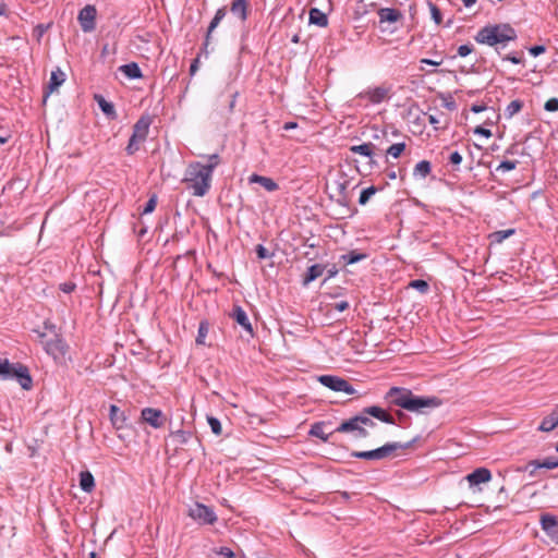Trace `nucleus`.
<instances>
[{"mask_svg": "<svg viewBox=\"0 0 558 558\" xmlns=\"http://www.w3.org/2000/svg\"><path fill=\"white\" fill-rule=\"evenodd\" d=\"M385 400L389 405L417 414H426L429 410L442 404V401L436 396H417L408 388L397 386L386 392Z\"/></svg>", "mask_w": 558, "mask_h": 558, "instance_id": "1", "label": "nucleus"}, {"mask_svg": "<svg viewBox=\"0 0 558 558\" xmlns=\"http://www.w3.org/2000/svg\"><path fill=\"white\" fill-rule=\"evenodd\" d=\"M518 38L517 31L508 23L486 25L475 35L476 43L495 47L496 52L501 56L500 49L508 41H514Z\"/></svg>", "mask_w": 558, "mask_h": 558, "instance_id": "2", "label": "nucleus"}, {"mask_svg": "<svg viewBox=\"0 0 558 558\" xmlns=\"http://www.w3.org/2000/svg\"><path fill=\"white\" fill-rule=\"evenodd\" d=\"M213 174L199 161L190 162L185 169L183 183L197 197L205 196L211 187Z\"/></svg>", "mask_w": 558, "mask_h": 558, "instance_id": "3", "label": "nucleus"}, {"mask_svg": "<svg viewBox=\"0 0 558 558\" xmlns=\"http://www.w3.org/2000/svg\"><path fill=\"white\" fill-rule=\"evenodd\" d=\"M421 439V436H416L410 441L407 442H387L381 447H378L376 449L366 450V451H352L350 453L351 457L362 460H368V461H379L387 459L391 457L395 451L402 449H409L411 448L416 441Z\"/></svg>", "mask_w": 558, "mask_h": 558, "instance_id": "4", "label": "nucleus"}, {"mask_svg": "<svg viewBox=\"0 0 558 558\" xmlns=\"http://www.w3.org/2000/svg\"><path fill=\"white\" fill-rule=\"evenodd\" d=\"M0 378L3 380L15 379L24 390L33 387V378L29 369L22 363H11L8 359H0Z\"/></svg>", "mask_w": 558, "mask_h": 558, "instance_id": "5", "label": "nucleus"}, {"mask_svg": "<svg viewBox=\"0 0 558 558\" xmlns=\"http://www.w3.org/2000/svg\"><path fill=\"white\" fill-rule=\"evenodd\" d=\"M189 515L201 525H213L218 517L214 509L201 502H195L189 510Z\"/></svg>", "mask_w": 558, "mask_h": 558, "instance_id": "6", "label": "nucleus"}, {"mask_svg": "<svg viewBox=\"0 0 558 558\" xmlns=\"http://www.w3.org/2000/svg\"><path fill=\"white\" fill-rule=\"evenodd\" d=\"M318 381L329 388L332 391L345 392L348 395L355 393L354 387L345 379L335 375H322L318 377Z\"/></svg>", "mask_w": 558, "mask_h": 558, "instance_id": "7", "label": "nucleus"}, {"mask_svg": "<svg viewBox=\"0 0 558 558\" xmlns=\"http://www.w3.org/2000/svg\"><path fill=\"white\" fill-rule=\"evenodd\" d=\"M333 433H352L355 439H363L369 436V432L363 427L354 416L342 421L340 425L333 430Z\"/></svg>", "mask_w": 558, "mask_h": 558, "instance_id": "8", "label": "nucleus"}, {"mask_svg": "<svg viewBox=\"0 0 558 558\" xmlns=\"http://www.w3.org/2000/svg\"><path fill=\"white\" fill-rule=\"evenodd\" d=\"M96 15L97 10L94 5L87 4L80 12L77 20L80 22L81 28L85 33L93 32L96 27Z\"/></svg>", "mask_w": 558, "mask_h": 558, "instance_id": "9", "label": "nucleus"}, {"mask_svg": "<svg viewBox=\"0 0 558 558\" xmlns=\"http://www.w3.org/2000/svg\"><path fill=\"white\" fill-rule=\"evenodd\" d=\"M141 420L154 428H160L166 423V416L161 410L155 408H144L141 411Z\"/></svg>", "mask_w": 558, "mask_h": 558, "instance_id": "10", "label": "nucleus"}, {"mask_svg": "<svg viewBox=\"0 0 558 558\" xmlns=\"http://www.w3.org/2000/svg\"><path fill=\"white\" fill-rule=\"evenodd\" d=\"M390 88L386 86H377L361 92L357 97L361 99H367L373 105H378L388 98Z\"/></svg>", "mask_w": 558, "mask_h": 558, "instance_id": "11", "label": "nucleus"}, {"mask_svg": "<svg viewBox=\"0 0 558 558\" xmlns=\"http://www.w3.org/2000/svg\"><path fill=\"white\" fill-rule=\"evenodd\" d=\"M542 530L556 544H558V519L550 513H543L539 520Z\"/></svg>", "mask_w": 558, "mask_h": 558, "instance_id": "12", "label": "nucleus"}, {"mask_svg": "<svg viewBox=\"0 0 558 558\" xmlns=\"http://www.w3.org/2000/svg\"><path fill=\"white\" fill-rule=\"evenodd\" d=\"M153 119L149 114H143L133 125L132 135L144 142L148 135Z\"/></svg>", "mask_w": 558, "mask_h": 558, "instance_id": "13", "label": "nucleus"}, {"mask_svg": "<svg viewBox=\"0 0 558 558\" xmlns=\"http://www.w3.org/2000/svg\"><path fill=\"white\" fill-rule=\"evenodd\" d=\"M230 317L234 319L250 336H253V327L246 312L240 305H233Z\"/></svg>", "mask_w": 558, "mask_h": 558, "instance_id": "14", "label": "nucleus"}, {"mask_svg": "<svg viewBox=\"0 0 558 558\" xmlns=\"http://www.w3.org/2000/svg\"><path fill=\"white\" fill-rule=\"evenodd\" d=\"M45 349L48 354L57 356L64 355L68 350V345L63 338L61 337V335L58 333L53 336V339H50L45 342Z\"/></svg>", "mask_w": 558, "mask_h": 558, "instance_id": "15", "label": "nucleus"}, {"mask_svg": "<svg viewBox=\"0 0 558 558\" xmlns=\"http://www.w3.org/2000/svg\"><path fill=\"white\" fill-rule=\"evenodd\" d=\"M364 414H369L371 417H374L383 423L395 425L396 421L392 415H390L385 409L378 405H369L363 409Z\"/></svg>", "mask_w": 558, "mask_h": 558, "instance_id": "16", "label": "nucleus"}, {"mask_svg": "<svg viewBox=\"0 0 558 558\" xmlns=\"http://www.w3.org/2000/svg\"><path fill=\"white\" fill-rule=\"evenodd\" d=\"M470 486L487 483L492 480V472L487 468H477L465 476Z\"/></svg>", "mask_w": 558, "mask_h": 558, "instance_id": "17", "label": "nucleus"}, {"mask_svg": "<svg viewBox=\"0 0 558 558\" xmlns=\"http://www.w3.org/2000/svg\"><path fill=\"white\" fill-rule=\"evenodd\" d=\"M226 14H227L226 7L219 8L215 13L214 19L211 20V22L208 25V29H207V33L205 36L203 48H202V51L205 52L206 54L208 53L207 47L209 45L210 35L215 31V28L219 25V23L222 21V19L226 16Z\"/></svg>", "mask_w": 558, "mask_h": 558, "instance_id": "18", "label": "nucleus"}, {"mask_svg": "<svg viewBox=\"0 0 558 558\" xmlns=\"http://www.w3.org/2000/svg\"><path fill=\"white\" fill-rule=\"evenodd\" d=\"M109 420L116 429H122L126 426L128 416L116 404L109 408Z\"/></svg>", "mask_w": 558, "mask_h": 558, "instance_id": "19", "label": "nucleus"}, {"mask_svg": "<svg viewBox=\"0 0 558 558\" xmlns=\"http://www.w3.org/2000/svg\"><path fill=\"white\" fill-rule=\"evenodd\" d=\"M558 426V405L545 416L537 427V430L544 433H550Z\"/></svg>", "mask_w": 558, "mask_h": 558, "instance_id": "20", "label": "nucleus"}, {"mask_svg": "<svg viewBox=\"0 0 558 558\" xmlns=\"http://www.w3.org/2000/svg\"><path fill=\"white\" fill-rule=\"evenodd\" d=\"M325 270L326 265L324 264H314L310 266L303 276L302 284L304 287L308 286L311 282L315 281L318 277H320Z\"/></svg>", "mask_w": 558, "mask_h": 558, "instance_id": "21", "label": "nucleus"}, {"mask_svg": "<svg viewBox=\"0 0 558 558\" xmlns=\"http://www.w3.org/2000/svg\"><path fill=\"white\" fill-rule=\"evenodd\" d=\"M377 14L379 16L380 24L385 23V22L396 23L402 19V13L398 9H395V8H380L377 11Z\"/></svg>", "mask_w": 558, "mask_h": 558, "instance_id": "22", "label": "nucleus"}, {"mask_svg": "<svg viewBox=\"0 0 558 558\" xmlns=\"http://www.w3.org/2000/svg\"><path fill=\"white\" fill-rule=\"evenodd\" d=\"M230 11L234 16L240 19L241 22L246 21L248 15V0H233Z\"/></svg>", "mask_w": 558, "mask_h": 558, "instance_id": "23", "label": "nucleus"}, {"mask_svg": "<svg viewBox=\"0 0 558 558\" xmlns=\"http://www.w3.org/2000/svg\"><path fill=\"white\" fill-rule=\"evenodd\" d=\"M94 99L98 104V107L102 111V113L110 120H116L118 118L117 111L114 109V105L110 101H107L104 96L96 94Z\"/></svg>", "mask_w": 558, "mask_h": 558, "instance_id": "24", "label": "nucleus"}, {"mask_svg": "<svg viewBox=\"0 0 558 558\" xmlns=\"http://www.w3.org/2000/svg\"><path fill=\"white\" fill-rule=\"evenodd\" d=\"M248 181L251 183L260 184L268 192H275L279 189V185L275 180H272L271 178H268V177L256 174V173H253L248 178Z\"/></svg>", "mask_w": 558, "mask_h": 558, "instance_id": "25", "label": "nucleus"}, {"mask_svg": "<svg viewBox=\"0 0 558 558\" xmlns=\"http://www.w3.org/2000/svg\"><path fill=\"white\" fill-rule=\"evenodd\" d=\"M65 81V73L60 69L57 68L53 70L50 74V80L48 83V93L46 94V97L57 90Z\"/></svg>", "mask_w": 558, "mask_h": 558, "instance_id": "26", "label": "nucleus"}, {"mask_svg": "<svg viewBox=\"0 0 558 558\" xmlns=\"http://www.w3.org/2000/svg\"><path fill=\"white\" fill-rule=\"evenodd\" d=\"M308 22L319 27H326L328 25V16L322 10L312 8L308 12Z\"/></svg>", "mask_w": 558, "mask_h": 558, "instance_id": "27", "label": "nucleus"}, {"mask_svg": "<svg viewBox=\"0 0 558 558\" xmlns=\"http://www.w3.org/2000/svg\"><path fill=\"white\" fill-rule=\"evenodd\" d=\"M119 71L130 80H138L143 77L142 70L136 62L123 64L119 68Z\"/></svg>", "mask_w": 558, "mask_h": 558, "instance_id": "28", "label": "nucleus"}, {"mask_svg": "<svg viewBox=\"0 0 558 558\" xmlns=\"http://www.w3.org/2000/svg\"><path fill=\"white\" fill-rule=\"evenodd\" d=\"M80 487L85 493H90L95 488V478L89 471H82L80 473Z\"/></svg>", "mask_w": 558, "mask_h": 558, "instance_id": "29", "label": "nucleus"}, {"mask_svg": "<svg viewBox=\"0 0 558 558\" xmlns=\"http://www.w3.org/2000/svg\"><path fill=\"white\" fill-rule=\"evenodd\" d=\"M366 258H367V254L361 253L356 250H352V251L348 252L347 254L341 255L340 262H342V264L344 266H347V265H352V264L359 263Z\"/></svg>", "mask_w": 558, "mask_h": 558, "instance_id": "30", "label": "nucleus"}, {"mask_svg": "<svg viewBox=\"0 0 558 558\" xmlns=\"http://www.w3.org/2000/svg\"><path fill=\"white\" fill-rule=\"evenodd\" d=\"M432 173V163L428 160L418 161L413 169V177L415 179H425Z\"/></svg>", "mask_w": 558, "mask_h": 558, "instance_id": "31", "label": "nucleus"}, {"mask_svg": "<svg viewBox=\"0 0 558 558\" xmlns=\"http://www.w3.org/2000/svg\"><path fill=\"white\" fill-rule=\"evenodd\" d=\"M325 425H326V423L323 422V421L322 422H315L314 424H312V426L310 428V432H308V435L313 436V437H317L322 441L327 442L329 440L330 434H326L324 432Z\"/></svg>", "mask_w": 558, "mask_h": 558, "instance_id": "32", "label": "nucleus"}, {"mask_svg": "<svg viewBox=\"0 0 558 558\" xmlns=\"http://www.w3.org/2000/svg\"><path fill=\"white\" fill-rule=\"evenodd\" d=\"M374 148H375V145L369 142V143H363L360 145H353L350 147V150L353 154H359L361 156L372 158L374 155Z\"/></svg>", "mask_w": 558, "mask_h": 558, "instance_id": "33", "label": "nucleus"}, {"mask_svg": "<svg viewBox=\"0 0 558 558\" xmlns=\"http://www.w3.org/2000/svg\"><path fill=\"white\" fill-rule=\"evenodd\" d=\"M514 229H507V230H498L489 234V239L492 240V243H501L512 234H514Z\"/></svg>", "mask_w": 558, "mask_h": 558, "instance_id": "34", "label": "nucleus"}, {"mask_svg": "<svg viewBox=\"0 0 558 558\" xmlns=\"http://www.w3.org/2000/svg\"><path fill=\"white\" fill-rule=\"evenodd\" d=\"M524 106V102L521 99L512 100L505 109V116L507 119H511L514 114H517Z\"/></svg>", "mask_w": 558, "mask_h": 558, "instance_id": "35", "label": "nucleus"}, {"mask_svg": "<svg viewBox=\"0 0 558 558\" xmlns=\"http://www.w3.org/2000/svg\"><path fill=\"white\" fill-rule=\"evenodd\" d=\"M538 469H541L539 460L535 459V460L529 461L524 465L518 466L515 469V471L520 472V473L527 472L530 474V476H534Z\"/></svg>", "mask_w": 558, "mask_h": 558, "instance_id": "36", "label": "nucleus"}, {"mask_svg": "<svg viewBox=\"0 0 558 558\" xmlns=\"http://www.w3.org/2000/svg\"><path fill=\"white\" fill-rule=\"evenodd\" d=\"M170 436L179 444L185 445L192 437V433L189 430L178 429L172 430Z\"/></svg>", "mask_w": 558, "mask_h": 558, "instance_id": "37", "label": "nucleus"}, {"mask_svg": "<svg viewBox=\"0 0 558 558\" xmlns=\"http://www.w3.org/2000/svg\"><path fill=\"white\" fill-rule=\"evenodd\" d=\"M405 148L407 144L404 142L396 143L387 148L386 154L392 158H399Z\"/></svg>", "mask_w": 558, "mask_h": 558, "instance_id": "38", "label": "nucleus"}, {"mask_svg": "<svg viewBox=\"0 0 558 558\" xmlns=\"http://www.w3.org/2000/svg\"><path fill=\"white\" fill-rule=\"evenodd\" d=\"M379 189L374 186V185H371L364 190H362L361 194H360V197H359V204L364 206L367 204V202L369 201V198L376 194V192L378 191Z\"/></svg>", "mask_w": 558, "mask_h": 558, "instance_id": "39", "label": "nucleus"}, {"mask_svg": "<svg viewBox=\"0 0 558 558\" xmlns=\"http://www.w3.org/2000/svg\"><path fill=\"white\" fill-rule=\"evenodd\" d=\"M44 329H45V331L34 330L38 335V338H40L41 340L46 337V335H47L46 331H48L49 333H51L53 336L58 335L57 326L50 319H46L44 322Z\"/></svg>", "mask_w": 558, "mask_h": 558, "instance_id": "40", "label": "nucleus"}, {"mask_svg": "<svg viewBox=\"0 0 558 558\" xmlns=\"http://www.w3.org/2000/svg\"><path fill=\"white\" fill-rule=\"evenodd\" d=\"M207 163L204 167L213 174L214 170L220 165L221 158L218 154H211L206 156Z\"/></svg>", "mask_w": 558, "mask_h": 558, "instance_id": "41", "label": "nucleus"}, {"mask_svg": "<svg viewBox=\"0 0 558 558\" xmlns=\"http://www.w3.org/2000/svg\"><path fill=\"white\" fill-rule=\"evenodd\" d=\"M409 288H413L415 290H417L418 292L421 293H427L428 290H429V284L426 280H423V279H415V280H411L409 282Z\"/></svg>", "mask_w": 558, "mask_h": 558, "instance_id": "42", "label": "nucleus"}, {"mask_svg": "<svg viewBox=\"0 0 558 558\" xmlns=\"http://www.w3.org/2000/svg\"><path fill=\"white\" fill-rule=\"evenodd\" d=\"M142 141L134 135H131L129 143L125 147V151L129 156L134 155L140 149V144Z\"/></svg>", "mask_w": 558, "mask_h": 558, "instance_id": "43", "label": "nucleus"}, {"mask_svg": "<svg viewBox=\"0 0 558 558\" xmlns=\"http://www.w3.org/2000/svg\"><path fill=\"white\" fill-rule=\"evenodd\" d=\"M518 163H519L518 160H504L497 166L496 171L497 172L512 171L517 168Z\"/></svg>", "mask_w": 558, "mask_h": 558, "instance_id": "44", "label": "nucleus"}, {"mask_svg": "<svg viewBox=\"0 0 558 558\" xmlns=\"http://www.w3.org/2000/svg\"><path fill=\"white\" fill-rule=\"evenodd\" d=\"M427 4L430 10L433 21L435 24L439 25L442 22V15L439 8L432 1H427Z\"/></svg>", "mask_w": 558, "mask_h": 558, "instance_id": "45", "label": "nucleus"}, {"mask_svg": "<svg viewBox=\"0 0 558 558\" xmlns=\"http://www.w3.org/2000/svg\"><path fill=\"white\" fill-rule=\"evenodd\" d=\"M541 469L554 470L558 468L557 457H547L544 460H539Z\"/></svg>", "mask_w": 558, "mask_h": 558, "instance_id": "46", "label": "nucleus"}, {"mask_svg": "<svg viewBox=\"0 0 558 558\" xmlns=\"http://www.w3.org/2000/svg\"><path fill=\"white\" fill-rule=\"evenodd\" d=\"M208 333V323L203 320L199 323L198 330H197V337H196V343L202 344L204 343V339Z\"/></svg>", "mask_w": 558, "mask_h": 558, "instance_id": "47", "label": "nucleus"}, {"mask_svg": "<svg viewBox=\"0 0 558 558\" xmlns=\"http://www.w3.org/2000/svg\"><path fill=\"white\" fill-rule=\"evenodd\" d=\"M208 425L210 426L211 432L219 436L222 433V427L220 421L215 416L207 417Z\"/></svg>", "mask_w": 558, "mask_h": 558, "instance_id": "48", "label": "nucleus"}, {"mask_svg": "<svg viewBox=\"0 0 558 558\" xmlns=\"http://www.w3.org/2000/svg\"><path fill=\"white\" fill-rule=\"evenodd\" d=\"M355 420L359 421V423L365 427V426H368V427H375L376 426V423L371 418L369 414H364L363 411L357 414V415H354Z\"/></svg>", "mask_w": 558, "mask_h": 558, "instance_id": "49", "label": "nucleus"}, {"mask_svg": "<svg viewBox=\"0 0 558 558\" xmlns=\"http://www.w3.org/2000/svg\"><path fill=\"white\" fill-rule=\"evenodd\" d=\"M157 195L156 194H153L148 201L146 202L143 210H142V214L143 215H147V214H150L155 210L156 206H157Z\"/></svg>", "mask_w": 558, "mask_h": 558, "instance_id": "50", "label": "nucleus"}, {"mask_svg": "<svg viewBox=\"0 0 558 558\" xmlns=\"http://www.w3.org/2000/svg\"><path fill=\"white\" fill-rule=\"evenodd\" d=\"M435 56L439 57V58L438 59L423 58L420 60V63L426 64V65H432V66H439L444 62V59L440 57V54L438 52H435Z\"/></svg>", "mask_w": 558, "mask_h": 558, "instance_id": "51", "label": "nucleus"}, {"mask_svg": "<svg viewBox=\"0 0 558 558\" xmlns=\"http://www.w3.org/2000/svg\"><path fill=\"white\" fill-rule=\"evenodd\" d=\"M544 109L546 111H549V112H556L558 111V98L556 97H553V98H549L545 105H544Z\"/></svg>", "mask_w": 558, "mask_h": 558, "instance_id": "52", "label": "nucleus"}, {"mask_svg": "<svg viewBox=\"0 0 558 558\" xmlns=\"http://www.w3.org/2000/svg\"><path fill=\"white\" fill-rule=\"evenodd\" d=\"M255 252H256V255H257V257L259 259H266V258H269L271 256L269 254L268 250L264 245H262V244L256 245Z\"/></svg>", "mask_w": 558, "mask_h": 558, "instance_id": "53", "label": "nucleus"}, {"mask_svg": "<svg viewBox=\"0 0 558 558\" xmlns=\"http://www.w3.org/2000/svg\"><path fill=\"white\" fill-rule=\"evenodd\" d=\"M337 195H349L348 193V186H349V181L348 180H343V181H338L337 183Z\"/></svg>", "mask_w": 558, "mask_h": 558, "instance_id": "54", "label": "nucleus"}, {"mask_svg": "<svg viewBox=\"0 0 558 558\" xmlns=\"http://www.w3.org/2000/svg\"><path fill=\"white\" fill-rule=\"evenodd\" d=\"M448 160L451 165L459 166L462 162L463 158H462V155L458 150H454V151L450 153Z\"/></svg>", "mask_w": 558, "mask_h": 558, "instance_id": "55", "label": "nucleus"}, {"mask_svg": "<svg viewBox=\"0 0 558 558\" xmlns=\"http://www.w3.org/2000/svg\"><path fill=\"white\" fill-rule=\"evenodd\" d=\"M474 47L471 44L461 45L458 48V54L462 58L469 56L473 51Z\"/></svg>", "mask_w": 558, "mask_h": 558, "instance_id": "56", "label": "nucleus"}, {"mask_svg": "<svg viewBox=\"0 0 558 558\" xmlns=\"http://www.w3.org/2000/svg\"><path fill=\"white\" fill-rule=\"evenodd\" d=\"M546 51V47L544 45H535L529 48V52L533 57H538Z\"/></svg>", "mask_w": 558, "mask_h": 558, "instance_id": "57", "label": "nucleus"}, {"mask_svg": "<svg viewBox=\"0 0 558 558\" xmlns=\"http://www.w3.org/2000/svg\"><path fill=\"white\" fill-rule=\"evenodd\" d=\"M474 133L477 134V135H481V136H484L486 138H489L493 134H492V131L489 129H486L484 126H476L474 129Z\"/></svg>", "mask_w": 558, "mask_h": 558, "instance_id": "58", "label": "nucleus"}, {"mask_svg": "<svg viewBox=\"0 0 558 558\" xmlns=\"http://www.w3.org/2000/svg\"><path fill=\"white\" fill-rule=\"evenodd\" d=\"M336 203L342 207L350 208V196L349 195H339L336 198Z\"/></svg>", "mask_w": 558, "mask_h": 558, "instance_id": "59", "label": "nucleus"}, {"mask_svg": "<svg viewBox=\"0 0 558 558\" xmlns=\"http://www.w3.org/2000/svg\"><path fill=\"white\" fill-rule=\"evenodd\" d=\"M504 60L509 61L513 64L522 63V58L518 57L514 52L508 53L502 57Z\"/></svg>", "mask_w": 558, "mask_h": 558, "instance_id": "60", "label": "nucleus"}, {"mask_svg": "<svg viewBox=\"0 0 558 558\" xmlns=\"http://www.w3.org/2000/svg\"><path fill=\"white\" fill-rule=\"evenodd\" d=\"M442 106L450 111H453L457 109V104L450 95L444 99Z\"/></svg>", "mask_w": 558, "mask_h": 558, "instance_id": "61", "label": "nucleus"}, {"mask_svg": "<svg viewBox=\"0 0 558 558\" xmlns=\"http://www.w3.org/2000/svg\"><path fill=\"white\" fill-rule=\"evenodd\" d=\"M218 554L220 556H222L223 558H234L235 557V554L229 547H220V549L218 550Z\"/></svg>", "mask_w": 558, "mask_h": 558, "instance_id": "62", "label": "nucleus"}, {"mask_svg": "<svg viewBox=\"0 0 558 558\" xmlns=\"http://www.w3.org/2000/svg\"><path fill=\"white\" fill-rule=\"evenodd\" d=\"M75 283L73 282H63L60 284V290L64 293H71L75 289Z\"/></svg>", "mask_w": 558, "mask_h": 558, "instance_id": "63", "label": "nucleus"}, {"mask_svg": "<svg viewBox=\"0 0 558 558\" xmlns=\"http://www.w3.org/2000/svg\"><path fill=\"white\" fill-rule=\"evenodd\" d=\"M349 306L350 305L348 301H340L333 304V308L337 310L338 312H344L345 310L349 308Z\"/></svg>", "mask_w": 558, "mask_h": 558, "instance_id": "64", "label": "nucleus"}]
</instances>
